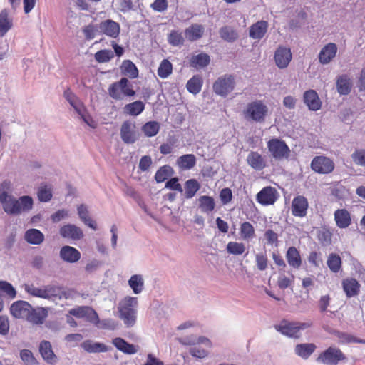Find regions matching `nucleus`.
I'll return each instance as SVG.
<instances>
[{
    "instance_id": "1",
    "label": "nucleus",
    "mask_w": 365,
    "mask_h": 365,
    "mask_svg": "<svg viewBox=\"0 0 365 365\" xmlns=\"http://www.w3.org/2000/svg\"><path fill=\"white\" fill-rule=\"evenodd\" d=\"M10 182L4 181L0 186V202L3 205V209L7 214L17 215L21 211L29 210L33 206V200L29 196H23L19 200L14 199L12 196L9 195L7 192L2 190L4 189H9Z\"/></svg>"
},
{
    "instance_id": "2",
    "label": "nucleus",
    "mask_w": 365,
    "mask_h": 365,
    "mask_svg": "<svg viewBox=\"0 0 365 365\" xmlns=\"http://www.w3.org/2000/svg\"><path fill=\"white\" fill-rule=\"evenodd\" d=\"M24 290L32 297L46 299L53 298L67 299L71 297L70 290H66L63 287L55 284L43 285L41 287H36L33 284H25Z\"/></svg>"
},
{
    "instance_id": "3",
    "label": "nucleus",
    "mask_w": 365,
    "mask_h": 365,
    "mask_svg": "<svg viewBox=\"0 0 365 365\" xmlns=\"http://www.w3.org/2000/svg\"><path fill=\"white\" fill-rule=\"evenodd\" d=\"M138 298L125 297L118 305L119 317L127 327H133L137 319Z\"/></svg>"
},
{
    "instance_id": "4",
    "label": "nucleus",
    "mask_w": 365,
    "mask_h": 365,
    "mask_svg": "<svg viewBox=\"0 0 365 365\" xmlns=\"http://www.w3.org/2000/svg\"><path fill=\"white\" fill-rule=\"evenodd\" d=\"M108 91L110 96L115 100H122L125 96L132 97L135 95L132 83L125 77L111 83Z\"/></svg>"
},
{
    "instance_id": "5",
    "label": "nucleus",
    "mask_w": 365,
    "mask_h": 365,
    "mask_svg": "<svg viewBox=\"0 0 365 365\" xmlns=\"http://www.w3.org/2000/svg\"><path fill=\"white\" fill-rule=\"evenodd\" d=\"M267 147L270 155L277 161L288 159L290 149L286 142L282 139L274 138L267 143Z\"/></svg>"
},
{
    "instance_id": "6",
    "label": "nucleus",
    "mask_w": 365,
    "mask_h": 365,
    "mask_svg": "<svg viewBox=\"0 0 365 365\" xmlns=\"http://www.w3.org/2000/svg\"><path fill=\"white\" fill-rule=\"evenodd\" d=\"M268 108L262 101L257 100L249 103L244 110L245 118L255 122H263L267 114Z\"/></svg>"
},
{
    "instance_id": "7",
    "label": "nucleus",
    "mask_w": 365,
    "mask_h": 365,
    "mask_svg": "<svg viewBox=\"0 0 365 365\" xmlns=\"http://www.w3.org/2000/svg\"><path fill=\"white\" fill-rule=\"evenodd\" d=\"M312 326L311 322H294L282 320L279 324L275 325V329L282 334L297 339L300 336L299 331Z\"/></svg>"
},
{
    "instance_id": "8",
    "label": "nucleus",
    "mask_w": 365,
    "mask_h": 365,
    "mask_svg": "<svg viewBox=\"0 0 365 365\" xmlns=\"http://www.w3.org/2000/svg\"><path fill=\"white\" fill-rule=\"evenodd\" d=\"M346 360L345 354L339 348L329 346L323 351L317 358V361L325 365H338Z\"/></svg>"
},
{
    "instance_id": "9",
    "label": "nucleus",
    "mask_w": 365,
    "mask_h": 365,
    "mask_svg": "<svg viewBox=\"0 0 365 365\" xmlns=\"http://www.w3.org/2000/svg\"><path fill=\"white\" fill-rule=\"evenodd\" d=\"M235 78L232 75H224L219 77L213 83L214 92L219 96H226L235 88Z\"/></svg>"
},
{
    "instance_id": "10",
    "label": "nucleus",
    "mask_w": 365,
    "mask_h": 365,
    "mask_svg": "<svg viewBox=\"0 0 365 365\" xmlns=\"http://www.w3.org/2000/svg\"><path fill=\"white\" fill-rule=\"evenodd\" d=\"M310 166L313 171L319 174H329L335 168L333 160L324 155L315 156Z\"/></svg>"
},
{
    "instance_id": "11",
    "label": "nucleus",
    "mask_w": 365,
    "mask_h": 365,
    "mask_svg": "<svg viewBox=\"0 0 365 365\" xmlns=\"http://www.w3.org/2000/svg\"><path fill=\"white\" fill-rule=\"evenodd\" d=\"M279 196V192L275 187L266 186L257 194L256 200L263 206L272 205L277 200Z\"/></svg>"
},
{
    "instance_id": "12",
    "label": "nucleus",
    "mask_w": 365,
    "mask_h": 365,
    "mask_svg": "<svg viewBox=\"0 0 365 365\" xmlns=\"http://www.w3.org/2000/svg\"><path fill=\"white\" fill-rule=\"evenodd\" d=\"M309 208L308 200L303 195L294 197L292 201L291 211L294 217H304Z\"/></svg>"
},
{
    "instance_id": "13",
    "label": "nucleus",
    "mask_w": 365,
    "mask_h": 365,
    "mask_svg": "<svg viewBox=\"0 0 365 365\" xmlns=\"http://www.w3.org/2000/svg\"><path fill=\"white\" fill-rule=\"evenodd\" d=\"M99 32L110 38H116L120 34V24L113 20L106 19L98 24Z\"/></svg>"
},
{
    "instance_id": "14",
    "label": "nucleus",
    "mask_w": 365,
    "mask_h": 365,
    "mask_svg": "<svg viewBox=\"0 0 365 365\" xmlns=\"http://www.w3.org/2000/svg\"><path fill=\"white\" fill-rule=\"evenodd\" d=\"M120 137L126 144L134 143L138 139L135 123L129 120L123 122L120 128Z\"/></svg>"
},
{
    "instance_id": "15",
    "label": "nucleus",
    "mask_w": 365,
    "mask_h": 365,
    "mask_svg": "<svg viewBox=\"0 0 365 365\" xmlns=\"http://www.w3.org/2000/svg\"><path fill=\"white\" fill-rule=\"evenodd\" d=\"M31 307L29 302L19 300L11 304L10 313L15 318L26 319Z\"/></svg>"
},
{
    "instance_id": "16",
    "label": "nucleus",
    "mask_w": 365,
    "mask_h": 365,
    "mask_svg": "<svg viewBox=\"0 0 365 365\" xmlns=\"http://www.w3.org/2000/svg\"><path fill=\"white\" fill-rule=\"evenodd\" d=\"M247 163L253 170L261 171L267 167V160L257 151H251L247 156Z\"/></svg>"
},
{
    "instance_id": "17",
    "label": "nucleus",
    "mask_w": 365,
    "mask_h": 365,
    "mask_svg": "<svg viewBox=\"0 0 365 365\" xmlns=\"http://www.w3.org/2000/svg\"><path fill=\"white\" fill-rule=\"evenodd\" d=\"M48 315V312L46 308L44 307H31L29 314L28 315L26 320L30 323L36 325H41L43 324L46 319Z\"/></svg>"
},
{
    "instance_id": "18",
    "label": "nucleus",
    "mask_w": 365,
    "mask_h": 365,
    "mask_svg": "<svg viewBox=\"0 0 365 365\" xmlns=\"http://www.w3.org/2000/svg\"><path fill=\"white\" fill-rule=\"evenodd\" d=\"M274 60L279 68H287L292 60V53L290 49L279 46L275 51Z\"/></svg>"
},
{
    "instance_id": "19",
    "label": "nucleus",
    "mask_w": 365,
    "mask_h": 365,
    "mask_svg": "<svg viewBox=\"0 0 365 365\" xmlns=\"http://www.w3.org/2000/svg\"><path fill=\"white\" fill-rule=\"evenodd\" d=\"M342 288L348 298L357 296L360 292L361 285L359 282L352 277L345 278L341 282Z\"/></svg>"
},
{
    "instance_id": "20",
    "label": "nucleus",
    "mask_w": 365,
    "mask_h": 365,
    "mask_svg": "<svg viewBox=\"0 0 365 365\" xmlns=\"http://www.w3.org/2000/svg\"><path fill=\"white\" fill-rule=\"evenodd\" d=\"M337 50V46L334 43L325 45L319 52V62L323 65L330 63L335 58Z\"/></svg>"
},
{
    "instance_id": "21",
    "label": "nucleus",
    "mask_w": 365,
    "mask_h": 365,
    "mask_svg": "<svg viewBox=\"0 0 365 365\" xmlns=\"http://www.w3.org/2000/svg\"><path fill=\"white\" fill-rule=\"evenodd\" d=\"M60 235L68 239L80 240L83 237L82 230L75 225L68 224L62 226L59 230Z\"/></svg>"
},
{
    "instance_id": "22",
    "label": "nucleus",
    "mask_w": 365,
    "mask_h": 365,
    "mask_svg": "<svg viewBox=\"0 0 365 365\" xmlns=\"http://www.w3.org/2000/svg\"><path fill=\"white\" fill-rule=\"evenodd\" d=\"M39 352L48 364H55L57 361V356L54 354L50 341L43 340L39 344Z\"/></svg>"
},
{
    "instance_id": "23",
    "label": "nucleus",
    "mask_w": 365,
    "mask_h": 365,
    "mask_svg": "<svg viewBox=\"0 0 365 365\" xmlns=\"http://www.w3.org/2000/svg\"><path fill=\"white\" fill-rule=\"evenodd\" d=\"M287 263L293 269H298L302 264L299 251L294 246L289 247L285 255Z\"/></svg>"
},
{
    "instance_id": "24",
    "label": "nucleus",
    "mask_w": 365,
    "mask_h": 365,
    "mask_svg": "<svg viewBox=\"0 0 365 365\" xmlns=\"http://www.w3.org/2000/svg\"><path fill=\"white\" fill-rule=\"evenodd\" d=\"M334 220L338 227L347 228L351 224V214L346 209H338L334 212Z\"/></svg>"
},
{
    "instance_id": "25",
    "label": "nucleus",
    "mask_w": 365,
    "mask_h": 365,
    "mask_svg": "<svg viewBox=\"0 0 365 365\" xmlns=\"http://www.w3.org/2000/svg\"><path fill=\"white\" fill-rule=\"evenodd\" d=\"M112 344L118 350L125 354H134L138 351V346L129 344L120 337L114 338L112 340Z\"/></svg>"
},
{
    "instance_id": "26",
    "label": "nucleus",
    "mask_w": 365,
    "mask_h": 365,
    "mask_svg": "<svg viewBox=\"0 0 365 365\" xmlns=\"http://www.w3.org/2000/svg\"><path fill=\"white\" fill-rule=\"evenodd\" d=\"M60 257L67 262L74 263L80 259L81 253L77 249L66 245L61 249Z\"/></svg>"
},
{
    "instance_id": "27",
    "label": "nucleus",
    "mask_w": 365,
    "mask_h": 365,
    "mask_svg": "<svg viewBox=\"0 0 365 365\" xmlns=\"http://www.w3.org/2000/svg\"><path fill=\"white\" fill-rule=\"evenodd\" d=\"M304 101L312 110H318L322 106L318 94L314 90H309L304 93Z\"/></svg>"
},
{
    "instance_id": "28",
    "label": "nucleus",
    "mask_w": 365,
    "mask_h": 365,
    "mask_svg": "<svg viewBox=\"0 0 365 365\" xmlns=\"http://www.w3.org/2000/svg\"><path fill=\"white\" fill-rule=\"evenodd\" d=\"M268 28V24L265 21H259L250 27L249 34L253 39H261L265 35Z\"/></svg>"
},
{
    "instance_id": "29",
    "label": "nucleus",
    "mask_w": 365,
    "mask_h": 365,
    "mask_svg": "<svg viewBox=\"0 0 365 365\" xmlns=\"http://www.w3.org/2000/svg\"><path fill=\"white\" fill-rule=\"evenodd\" d=\"M13 26V19L7 9L0 12V36H4Z\"/></svg>"
},
{
    "instance_id": "30",
    "label": "nucleus",
    "mask_w": 365,
    "mask_h": 365,
    "mask_svg": "<svg viewBox=\"0 0 365 365\" xmlns=\"http://www.w3.org/2000/svg\"><path fill=\"white\" fill-rule=\"evenodd\" d=\"M205 28L201 24H192L185 30V35L190 41L200 39L204 34Z\"/></svg>"
},
{
    "instance_id": "31",
    "label": "nucleus",
    "mask_w": 365,
    "mask_h": 365,
    "mask_svg": "<svg viewBox=\"0 0 365 365\" xmlns=\"http://www.w3.org/2000/svg\"><path fill=\"white\" fill-rule=\"evenodd\" d=\"M81 347L88 353L106 352L109 350L108 346L100 342H92L91 340H86L81 344Z\"/></svg>"
},
{
    "instance_id": "32",
    "label": "nucleus",
    "mask_w": 365,
    "mask_h": 365,
    "mask_svg": "<svg viewBox=\"0 0 365 365\" xmlns=\"http://www.w3.org/2000/svg\"><path fill=\"white\" fill-rule=\"evenodd\" d=\"M25 240L31 245H40L44 240L43 234L37 229H29L24 234Z\"/></svg>"
},
{
    "instance_id": "33",
    "label": "nucleus",
    "mask_w": 365,
    "mask_h": 365,
    "mask_svg": "<svg viewBox=\"0 0 365 365\" xmlns=\"http://www.w3.org/2000/svg\"><path fill=\"white\" fill-rule=\"evenodd\" d=\"M176 164L181 170H190L196 165V157L193 154L183 155L177 159Z\"/></svg>"
},
{
    "instance_id": "34",
    "label": "nucleus",
    "mask_w": 365,
    "mask_h": 365,
    "mask_svg": "<svg viewBox=\"0 0 365 365\" xmlns=\"http://www.w3.org/2000/svg\"><path fill=\"white\" fill-rule=\"evenodd\" d=\"M77 211L80 219L86 225L88 226L93 230H97V225L96 222L89 216V212L88 210V207L86 205L83 204L80 205L77 208Z\"/></svg>"
},
{
    "instance_id": "35",
    "label": "nucleus",
    "mask_w": 365,
    "mask_h": 365,
    "mask_svg": "<svg viewBox=\"0 0 365 365\" xmlns=\"http://www.w3.org/2000/svg\"><path fill=\"white\" fill-rule=\"evenodd\" d=\"M198 207L201 212L205 213L212 212L215 207V200L212 197L202 195L198 198Z\"/></svg>"
},
{
    "instance_id": "36",
    "label": "nucleus",
    "mask_w": 365,
    "mask_h": 365,
    "mask_svg": "<svg viewBox=\"0 0 365 365\" xmlns=\"http://www.w3.org/2000/svg\"><path fill=\"white\" fill-rule=\"evenodd\" d=\"M240 235L243 240L249 241L255 237V230L250 222H243L240 225Z\"/></svg>"
},
{
    "instance_id": "37",
    "label": "nucleus",
    "mask_w": 365,
    "mask_h": 365,
    "mask_svg": "<svg viewBox=\"0 0 365 365\" xmlns=\"http://www.w3.org/2000/svg\"><path fill=\"white\" fill-rule=\"evenodd\" d=\"M121 73L130 78H136L138 76V70L130 60H124L120 66Z\"/></svg>"
},
{
    "instance_id": "38",
    "label": "nucleus",
    "mask_w": 365,
    "mask_h": 365,
    "mask_svg": "<svg viewBox=\"0 0 365 365\" xmlns=\"http://www.w3.org/2000/svg\"><path fill=\"white\" fill-rule=\"evenodd\" d=\"M327 264L331 272L338 273L342 267L341 258L338 254L330 253L327 257Z\"/></svg>"
},
{
    "instance_id": "39",
    "label": "nucleus",
    "mask_w": 365,
    "mask_h": 365,
    "mask_svg": "<svg viewBox=\"0 0 365 365\" xmlns=\"http://www.w3.org/2000/svg\"><path fill=\"white\" fill-rule=\"evenodd\" d=\"M317 346L314 344H300L295 346V353L300 357L307 359L315 351Z\"/></svg>"
},
{
    "instance_id": "40",
    "label": "nucleus",
    "mask_w": 365,
    "mask_h": 365,
    "mask_svg": "<svg viewBox=\"0 0 365 365\" xmlns=\"http://www.w3.org/2000/svg\"><path fill=\"white\" fill-rule=\"evenodd\" d=\"M202 84V77L199 75H195L187 81L186 88L190 93L195 95L200 92Z\"/></svg>"
},
{
    "instance_id": "41",
    "label": "nucleus",
    "mask_w": 365,
    "mask_h": 365,
    "mask_svg": "<svg viewBox=\"0 0 365 365\" xmlns=\"http://www.w3.org/2000/svg\"><path fill=\"white\" fill-rule=\"evenodd\" d=\"M336 88L341 95H347L351 91V83L346 75L339 76L336 81Z\"/></svg>"
},
{
    "instance_id": "42",
    "label": "nucleus",
    "mask_w": 365,
    "mask_h": 365,
    "mask_svg": "<svg viewBox=\"0 0 365 365\" xmlns=\"http://www.w3.org/2000/svg\"><path fill=\"white\" fill-rule=\"evenodd\" d=\"M200 188V185L196 179L187 180L185 183V196L190 199L193 197Z\"/></svg>"
},
{
    "instance_id": "43",
    "label": "nucleus",
    "mask_w": 365,
    "mask_h": 365,
    "mask_svg": "<svg viewBox=\"0 0 365 365\" xmlns=\"http://www.w3.org/2000/svg\"><path fill=\"white\" fill-rule=\"evenodd\" d=\"M219 34L220 37L227 42H234L238 38V34L236 30L229 26H225L220 28Z\"/></svg>"
},
{
    "instance_id": "44",
    "label": "nucleus",
    "mask_w": 365,
    "mask_h": 365,
    "mask_svg": "<svg viewBox=\"0 0 365 365\" xmlns=\"http://www.w3.org/2000/svg\"><path fill=\"white\" fill-rule=\"evenodd\" d=\"M210 61V56L207 53H202L191 58L190 66L195 68H204L209 64Z\"/></svg>"
},
{
    "instance_id": "45",
    "label": "nucleus",
    "mask_w": 365,
    "mask_h": 365,
    "mask_svg": "<svg viewBox=\"0 0 365 365\" xmlns=\"http://www.w3.org/2000/svg\"><path fill=\"white\" fill-rule=\"evenodd\" d=\"M145 108L144 103L140 101H136L133 103H128L125 106V110L127 113L130 115H138Z\"/></svg>"
},
{
    "instance_id": "46",
    "label": "nucleus",
    "mask_w": 365,
    "mask_h": 365,
    "mask_svg": "<svg viewBox=\"0 0 365 365\" xmlns=\"http://www.w3.org/2000/svg\"><path fill=\"white\" fill-rule=\"evenodd\" d=\"M332 232L329 228L322 227L317 232V239L323 246L331 244Z\"/></svg>"
},
{
    "instance_id": "47",
    "label": "nucleus",
    "mask_w": 365,
    "mask_h": 365,
    "mask_svg": "<svg viewBox=\"0 0 365 365\" xmlns=\"http://www.w3.org/2000/svg\"><path fill=\"white\" fill-rule=\"evenodd\" d=\"M160 130V124L157 121H149L142 127V131L147 137H153L158 134Z\"/></svg>"
},
{
    "instance_id": "48",
    "label": "nucleus",
    "mask_w": 365,
    "mask_h": 365,
    "mask_svg": "<svg viewBox=\"0 0 365 365\" xmlns=\"http://www.w3.org/2000/svg\"><path fill=\"white\" fill-rule=\"evenodd\" d=\"M173 72V65L168 59H163L158 68V75L161 78L168 77Z\"/></svg>"
},
{
    "instance_id": "49",
    "label": "nucleus",
    "mask_w": 365,
    "mask_h": 365,
    "mask_svg": "<svg viewBox=\"0 0 365 365\" xmlns=\"http://www.w3.org/2000/svg\"><path fill=\"white\" fill-rule=\"evenodd\" d=\"M143 279L140 275H133L128 280V284L135 294H139L143 289Z\"/></svg>"
},
{
    "instance_id": "50",
    "label": "nucleus",
    "mask_w": 365,
    "mask_h": 365,
    "mask_svg": "<svg viewBox=\"0 0 365 365\" xmlns=\"http://www.w3.org/2000/svg\"><path fill=\"white\" fill-rule=\"evenodd\" d=\"M182 32L178 30H172L168 36V41L173 46H179L184 43Z\"/></svg>"
},
{
    "instance_id": "51",
    "label": "nucleus",
    "mask_w": 365,
    "mask_h": 365,
    "mask_svg": "<svg viewBox=\"0 0 365 365\" xmlns=\"http://www.w3.org/2000/svg\"><path fill=\"white\" fill-rule=\"evenodd\" d=\"M226 249L229 254L240 255L245 252L246 247L242 242H230L227 245Z\"/></svg>"
},
{
    "instance_id": "52",
    "label": "nucleus",
    "mask_w": 365,
    "mask_h": 365,
    "mask_svg": "<svg viewBox=\"0 0 365 365\" xmlns=\"http://www.w3.org/2000/svg\"><path fill=\"white\" fill-rule=\"evenodd\" d=\"M4 293L9 299H14L16 291L12 284L6 281H0V294Z\"/></svg>"
},
{
    "instance_id": "53",
    "label": "nucleus",
    "mask_w": 365,
    "mask_h": 365,
    "mask_svg": "<svg viewBox=\"0 0 365 365\" xmlns=\"http://www.w3.org/2000/svg\"><path fill=\"white\" fill-rule=\"evenodd\" d=\"M114 57L113 51L110 50L103 49L97 51L94 58L98 63H106L110 61Z\"/></svg>"
},
{
    "instance_id": "54",
    "label": "nucleus",
    "mask_w": 365,
    "mask_h": 365,
    "mask_svg": "<svg viewBox=\"0 0 365 365\" xmlns=\"http://www.w3.org/2000/svg\"><path fill=\"white\" fill-rule=\"evenodd\" d=\"M172 168L168 165L160 167L155 175L157 182H164L171 174Z\"/></svg>"
},
{
    "instance_id": "55",
    "label": "nucleus",
    "mask_w": 365,
    "mask_h": 365,
    "mask_svg": "<svg viewBox=\"0 0 365 365\" xmlns=\"http://www.w3.org/2000/svg\"><path fill=\"white\" fill-rule=\"evenodd\" d=\"M309 263L315 268H319L323 264L322 254L319 252L312 251L307 257Z\"/></svg>"
},
{
    "instance_id": "56",
    "label": "nucleus",
    "mask_w": 365,
    "mask_h": 365,
    "mask_svg": "<svg viewBox=\"0 0 365 365\" xmlns=\"http://www.w3.org/2000/svg\"><path fill=\"white\" fill-rule=\"evenodd\" d=\"M38 198L41 202H48L52 198L51 187L42 185L38 191Z\"/></svg>"
},
{
    "instance_id": "57",
    "label": "nucleus",
    "mask_w": 365,
    "mask_h": 365,
    "mask_svg": "<svg viewBox=\"0 0 365 365\" xmlns=\"http://www.w3.org/2000/svg\"><path fill=\"white\" fill-rule=\"evenodd\" d=\"M351 158L357 165L365 167V150L357 149L351 155Z\"/></svg>"
},
{
    "instance_id": "58",
    "label": "nucleus",
    "mask_w": 365,
    "mask_h": 365,
    "mask_svg": "<svg viewBox=\"0 0 365 365\" xmlns=\"http://www.w3.org/2000/svg\"><path fill=\"white\" fill-rule=\"evenodd\" d=\"M331 298L329 294H325L320 297L317 302V307L321 313L328 311V307L331 304Z\"/></svg>"
},
{
    "instance_id": "59",
    "label": "nucleus",
    "mask_w": 365,
    "mask_h": 365,
    "mask_svg": "<svg viewBox=\"0 0 365 365\" xmlns=\"http://www.w3.org/2000/svg\"><path fill=\"white\" fill-rule=\"evenodd\" d=\"M21 360L27 365H34L37 363L33 353L29 349H23L20 351Z\"/></svg>"
},
{
    "instance_id": "60",
    "label": "nucleus",
    "mask_w": 365,
    "mask_h": 365,
    "mask_svg": "<svg viewBox=\"0 0 365 365\" xmlns=\"http://www.w3.org/2000/svg\"><path fill=\"white\" fill-rule=\"evenodd\" d=\"M257 267L260 271L265 270L268 267V258L265 253H258L255 256Z\"/></svg>"
},
{
    "instance_id": "61",
    "label": "nucleus",
    "mask_w": 365,
    "mask_h": 365,
    "mask_svg": "<svg viewBox=\"0 0 365 365\" xmlns=\"http://www.w3.org/2000/svg\"><path fill=\"white\" fill-rule=\"evenodd\" d=\"M66 99L69 102V103L74 108L76 112L78 114H81V108H79L77 105H76V96L75 94L71 91L70 88L66 89L63 93Z\"/></svg>"
},
{
    "instance_id": "62",
    "label": "nucleus",
    "mask_w": 365,
    "mask_h": 365,
    "mask_svg": "<svg viewBox=\"0 0 365 365\" xmlns=\"http://www.w3.org/2000/svg\"><path fill=\"white\" fill-rule=\"evenodd\" d=\"M220 198L223 205H227L232 200V192L230 188L225 187L221 190Z\"/></svg>"
},
{
    "instance_id": "63",
    "label": "nucleus",
    "mask_w": 365,
    "mask_h": 365,
    "mask_svg": "<svg viewBox=\"0 0 365 365\" xmlns=\"http://www.w3.org/2000/svg\"><path fill=\"white\" fill-rule=\"evenodd\" d=\"M168 0H155L150 4L152 9L158 12L165 11L168 9Z\"/></svg>"
},
{
    "instance_id": "64",
    "label": "nucleus",
    "mask_w": 365,
    "mask_h": 365,
    "mask_svg": "<svg viewBox=\"0 0 365 365\" xmlns=\"http://www.w3.org/2000/svg\"><path fill=\"white\" fill-rule=\"evenodd\" d=\"M189 352L192 356L199 359H203L207 356V351L200 346L191 347Z\"/></svg>"
}]
</instances>
